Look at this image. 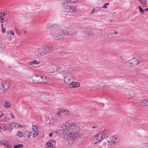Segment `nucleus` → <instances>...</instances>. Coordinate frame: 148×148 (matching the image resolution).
<instances>
[{"mask_svg":"<svg viewBox=\"0 0 148 148\" xmlns=\"http://www.w3.org/2000/svg\"><path fill=\"white\" fill-rule=\"evenodd\" d=\"M74 80H73L72 81L69 82L67 84L68 85V87L69 88H77L80 86V83L77 82H74Z\"/></svg>","mask_w":148,"mask_h":148,"instance_id":"nucleus-12","label":"nucleus"},{"mask_svg":"<svg viewBox=\"0 0 148 148\" xmlns=\"http://www.w3.org/2000/svg\"><path fill=\"white\" fill-rule=\"evenodd\" d=\"M108 142L109 143V145H112V144H110V143H111V142H112V141L111 140V139H110V138H108Z\"/></svg>","mask_w":148,"mask_h":148,"instance_id":"nucleus-49","label":"nucleus"},{"mask_svg":"<svg viewBox=\"0 0 148 148\" xmlns=\"http://www.w3.org/2000/svg\"><path fill=\"white\" fill-rule=\"evenodd\" d=\"M5 130V128L3 126H1L0 127V133L2 131H4Z\"/></svg>","mask_w":148,"mask_h":148,"instance_id":"nucleus-41","label":"nucleus"},{"mask_svg":"<svg viewBox=\"0 0 148 148\" xmlns=\"http://www.w3.org/2000/svg\"><path fill=\"white\" fill-rule=\"evenodd\" d=\"M1 31L3 33H4L5 32V28H1Z\"/></svg>","mask_w":148,"mask_h":148,"instance_id":"nucleus-52","label":"nucleus"},{"mask_svg":"<svg viewBox=\"0 0 148 148\" xmlns=\"http://www.w3.org/2000/svg\"><path fill=\"white\" fill-rule=\"evenodd\" d=\"M64 2L65 3H70V0H64Z\"/></svg>","mask_w":148,"mask_h":148,"instance_id":"nucleus-51","label":"nucleus"},{"mask_svg":"<svg viewBox=\"0 0 148 148\" xmlns=\"http://www.w3.org/2000/svg\"><path fill=\"white\" fill-rule=\"evenodd\" d=\"M138 1L140 2V4L143 7H146L147 4L146 0H138Z\"/></svg>","mask_w":148,"mask_h":148,"instance_id":"nucleus-22","label":"nucleus"},{"mask_svg":"<svg viewBox=\"0 0 148 148\" xmlns=\"http://www.w3.org/2000/svg\"><path fill=\"white\" fill-rule=\"evenodd\" d=\"M114 32H111L107 34V38L108 39H111L113 36Z\"/></svg>","mask_w":148,"mask_h":148,"instance_id":"nucleus-30","label":"nucleus"},{"mask_svg":"<svg viewBox=\"0 0 148 148\" xmlns=\"http://www.w3.org/2000/svg\"><path fill=\"white\" fill-rule=\"evenodd\" d=\"M141 104L144 106H148V99L141 100L140 101Z\"/></svg>","mask_w":148,"mask_h":148,"instance_id":"nucleus-19","label":"nucleus"},{"mask_svg":"<svg viewBox=\"0 0 148 148\" xmlns=\"http://www.w3.org/2000/svg\"><path fill=\"white\" fill-rule=\"evenodd\" d=\"M136 93L133 92L131 91L129 92V95L132 97H134L136 95Z\"/></svg>","mask_w":148,"mask_h":148,"instance_id":"nucleus-38","label":"nucleus"},{"mask_svg":"<svg viewBox=\"0 0 148 148\" xmlns=\"http://www.w3.org/2000/svg\"><path fill=\"white\" fill-rule=\"evenodd\" d=\"M63 75L64 82L66 84L75 80L74 74L71 71H64L63 73Z\"/></svg>","mask_w":148,"mask_h":148,"instance_id":"nucleus-3","label":"nucleus"},{"mask_svg":"<svg viewBox=\"0 0 148 148\" xmlns=\"http://www.w3.org/2000/svg\"><path fill=\"white\" fill-rule=\"evenodd\" d=\"M71 134H69L67 138L64 139V144L66 146H71L74 143L75 136H73Z\"/></svg>","mask_w":148,"mask_h":148,"instance_id":"nucleus-6","label":"nucleus"},{"mask_svg":"<svg viewBox=\"0 0 148 148\" xmlns=\"http://www.w3.org/2000/svg\"><path fill=\"white\" fill-rule=\"evenodd\" d=\"M67 66L63 64H62L60 66L51 65L49 66L48 68L47 72L49 73H56L60 69L64 70L67 68Z\"/></svg>","mask_w":148,"mask_h":148,"instance_id":"nucleus-4","label":"nucleus"},{"mask_svg":"<svg viewBox=\"0 0 148 148\" xmlns=\"http://www.w3.org/2000/svg\"><path fill=\"white\" fill-rule=\"evenodd\" d=\"M44 94V93L43 92H38L36 94V97L42 100Z\"/></svg>","mask_w":148,"mask_h":148,"instance_id":"nucleus-27","label":"nucleus"},{"mask_svg":"<svg viewBox=\"0 0 148 148\" xmlns=\"http://www.w3.org/2000/svg\"><path fill=\"white\" fill-rule=\"evenodd\" d=\"M63 112V113H64V114L66 115H68L70 114V112L67 110H62Z\"/></svg>","mask_w":148,"mask_h":148,"instance_id":"nucleus-36","label":"nucleus"},{"mask_svg":"<svg viewBox=\"0 0 148 148\" xmlns=\"http://www.w3.org/2000/svg\"><path fill=\"white\" fill-rule=\"evenodd\" d=\"M85 33L87 35H93L94 34L95 32L93 30H87L85 31Z\"/></svg>","mask_w":148,"mask_h":148,"instance_id":"nucleus-26","label":"nucleus"},{"mask_svg":"<svg viewBox=\"0 0 148 148\" xmlns=\"http://www.w3.org/2000/svg\"><path fill=\"white\" fill-rule=\"evenodd\" d=\"M92 128L93 129H96L97 128H98V126H94L92 127Z\"/></svg>","mask_w":148,"mask_h":148,"instance_id":"nucleus-62","label":"nucleus"},{"mask_svg":"<svg viewBox=\"0 0 148 148\" xmlns=\"http://www.w3.org/2000/svg\"><path fill=\"white\" fill-rule=\"evenodd\" d=\"M50 96L46 93H44L42 100L45 101H49L51 100Z\"/></svg>","mask_w":148,"mask_h":148,"instance_id":"nucleus-14","label":"nucleus"},{"mask_svg":"<svg viewBox=\"0 0 148 148\" xmlns=\"http://www.w3.org/2000/svg\"><path fill=\"white\" fill-rule=\"evenodd\" d=\"M32 132H33L26 130L24 132V134L25 136H27V138L29 139L31 136H32Z\"/></svg>","mask_w":148,"mask_h":148,"instance_id":"nucleus-20","label":"nucleus"},{"mask_svg":"<svg viewBox=\"0 0 148 148\" xmlns=\"http://www.w3.org/2000/svg\"><path fill=\"white\" fill-rule=\"evenodd\" d=\"M52 133H50L49 134V136L50 137H51L52 136Z\"/></svg>","mask_w":148,"mask_h":148,"instance_id":"nucleus-64","label":"nucleus"},{"mask_svg":"<svg viewBox=\"0 0 148 148\" xmlns=\"http://www.w3.org/2000/svg\"><path fill=\"white\" fill-rule=\"evenodd\" d=\"M9 127L11 129H13L14 128L13 125H12V123L9 125Z\"/></svg>","mask_w":148,"mask_h":148,"instance_id":"nucleus-53","label":"nucleus"},{"mask_svg":"<svg viewBox=\"0 0 148 148\" xmlns=\"http://www.w3.org/2000/svg\"><path fill=\"white\" fill-rule=\"evenodd\" d=\"M110 139L112 141L113 143H114L115 140H116L117 137L114 136H111L110 137Z\"/></svg>","mask_w":148,"mask_h":148,"instance_id":"nucleus-34","label":"nucleus"},{"mask_svg":"<svg viewBox=\"0 0 148 148\" xmlns=\"http://www.w3.org/2000/svg\"><path fill=\"white\" fill-rule=\"evenodd\" d=\"M107 132V131L106 130H104L99 132L98 133V135L102 136V138L103 139L105 138V135Z\"/></svg>","mask_w":148,"mask_h":148,"instance_id":"nucleus-21","label":"nucleus"},{"mask_svg":"<svg viewBox=\"0 0 148 148\" xmlns=\"http://www.w3.org/2000/svg\"><path fill=\"white\" fill-rule=\"evenodd\" d=\"M144 147L145 148H148V143L144 144Z\"/></svg>","mask_w":148,"mask_h":148,"instance_id":"nucleus-55","label":"nucleus"},{"mask_svg":"<svg viewBox=\"0 0 148 148\" xmlns=\"http://www.w3.org/2000/svg\"><path fill=\"white\" fill-rule=\"evenodd\" d=\"M58 25L57 24H51L49 23H47L46 24V28L48 29H50L51 27L53 28V29L55 28Z\"/></svg>","mask_w":148,"mask_h":148,"instance_id":"nucleus-17","label":"nucleus"},{"mask_svg":"<svg viewBox=\"0 0 148 148\" xmlns=\"http://www.w3.org/2000/svg\"><path fill=\"white\" fill-rule=\"evenodd\" d=\"M10 34L12 35H14V32H13L12 31H11Z\"/></svg>","mask_w":148,"mask_h":148,"instance_id":"nucleus-61","label":"nucleus"},{"mask_svg":"<svg viewBox=\"0 0 148 148\" xmlns=\"http://www.w3.org/2000/svg\"><path fill=\"white\" fill-rule=\"evenodd\" d=\"M5 15V13L4 12H1L0 13V23H3L4 21L3 17Z\"/></svg>","mask_w":148,"mask_h":148,"instance_id":"nucleus-24","label":"nucleus"},{"mask_svg":"<svg viewBox=\"0 0 148 148\" xmlns=\"http://www.w3.org/2000/svg\"><path fill=\"white\" fill-rule=\"evenodd\" d=\"M98 86L102 88L104 86V84L102 82H100L98 84Z\"/></svg>","mask_w":148,"mask_h":148,"instance_id":"nucleus-43","label":"nucleus"},{"mask_svg":"<svg viewBox=\"0 0 148 148\" xmlns=\"http://www.w3.org/2000/svg\"><path fill=\"white\" fill-rule=\"evenodd\" d=\"M40 63L39 62L37 61V60H35L34 61H31L28 62V64L29 65H32L33 64H39Z\"/></svg>","mask_w":148,"mask_h":148,"instance_id":"nucleus-28","label":"nucleus"},{"mask_svg":"<svg viewBox=\"0 0 148 148\" xmlns=\"http://www.w3.org/2000/svg\"><path fill=\"white\" fill-rule=\"evenodd\" d=\"M109 3H106L103 6L102 8L103 9H105L107 8V5H109Z\"/></svg>","mask_w":148,"mask_h":148,"instance_id":"nucleus-46","label":"nucleus"},{"mask_svg":"<svg viewBox=\"0 0 148 148\" xmlns=\"http://www.w3.org/2000/svg\"><path fill=\"white\" fill-rule=\"evenodd\" d=\"M11 31H8L6 32L7 35H9V34H10Z\"/></svg>","mask_w":148,"mask_h":148,"instance_id":"nucleus-58","label":"nucleus"},{"mask_svg":"<svg viewBox=\"0 0 148 148\" xmlns=\"http://www.w3.org/2000/svg\"><path fill=\"white\" fill-rule=\"evenodd\" d=\"M42 83L47 84L49 80L47 77L45 76H42Z\"/></svg>","mask_w":148,"mask_h":148,"instance_id":"nucleus-25","label":"nucleus"},{"mask_svg":"<svg viewBox=\"0 0 148 148\" xmlns=\"http://www.w3.org/2000/svg\"><path fill=\"white\" fill-rule=\"evenodd\" d=\"M60 126L62 128L67 129L66 130L69 132V134H72L73 136L74 135L75 133L78 132L80 130L79 126L70 120L61 124Z\"/></svg>","mask_w":148,"mask_h":148,"instance_id":"nucleus-1","label":"nucleus"},{"mask_svg":"<svg viewBox=\"0 0 148 148\" xmlns=\"http://www.w3.org/2000/svg\"><path fill=\"white\" fill-rule=\"evenodd\" d=\"M102 136L98 135V133L92 137V142L93 144H96L101 141L103 138Z\"/></svg>","mask_w":148,"mask_h":148,"instance_id":"nucleus-11","label":"nucleus"},{"mask_svg":"<svg viewBox=\"0 0 148 148\" xmlns=\"http://www.w3.org/2000/svg\"><path fill=\"white\" fill-rule=\"evenodd\" d=\"M83 134L81 133H78L76 132V133H75L74 135L73 136H75L74 139L75 140L78 137H80L82 136Z\"/></svg>","mask_w":148,"mask_h":148,"instance_id":"nucleus-31","label":"nucleus"},{"mask_svg":"<svg viewBox=\"0 0 148 148\" xmlns=\"http://www.w3.org/2000/svg\"><path fill=\"white\" fill-rule=\"evenodd\" d=\"M70 3H75V0H70Z\"/></svg>","mask_w":148,"mask_h":148,"instance_id":"nucleus-59","label":"nucleus"},{"mask_svg":"<svg viewBox=\"0 0 148 148\" xmlns=\"http://www.w3.org/2000/svg\"><path fill=\"white\" fill-rule=\"evenodd\" d=\"M11 105V103L10 102L6 101L5 103L3 104L4 108L6 109L9 108Z\"/></svg>","mask_w":148,"mask_h":148,"instance_id":"nucleus-29","label":"nucleus"},{"mask_svg":"<svg viewBox=\"0 0 148 148\" xmlns=\"http://www.w3.org/2000/svg\"><path fill=\"white\" fill-rule=\"evenodd\" d=\"M17 135L19 138L22 137L23 136L22 133L21 132L19 131L17 133Z\"/></svg>","mask_w":148,"mask_h":148,"instance_id":"nucleus-40","label":"nucleus"},{"mask_svg":"<svg viewBox=\"0 0 148 148\" xmlns=\"http://www.w3.org/2000/svg\"><path fill=\"white\" fill-rule=\"evenodd\" d=\"M143 61L142 59H138L136 58H133L128 61L129 66L130 67H133L138 65Z\"/></svg>","mask_w":148,"mask_h":148,"instance_id":"nucleus-7","label":"nucleus"},{"mask_svg":"<svg viewBox=\"0 0 148 148\" xmlns=\"http://www.w3.org/2000/svg\"><path fill=\"white\" fill-rule=\"evenodd\" d=\"M4 84L5 87V90L7 91L10 87V83L8 81H5L4 82Z\"/></svg>","mask_w":148,"mask_h":148,"instance_id":"nucleus-23","label":"nucleus"},{"mask_svg":"<svg viewBox=\"0 0 148 148\" xmlns=\"http://www.w3.org/2000/svg\"><path fill=\"white\" fill-rule=\"evenodd\" d=\"M66 130H67L66 129L65 130L59 129L56 131L55 133L58 136L63 137L65 136V135H67V134H69V132Z\"/></svg>","mask_w":148,"mask_h":148,"instance_id":"nucleus-10","label":"nucleus"},{"mask_svg":"<svg viewBox=\"0 0 148 148\" xmlns=\"http://www.w3.org/2000/svg\"><path fill=\"white\" fill-rule=\"evenodd\" d=\"M47 84L51 86H54L55 84V83L54 81L52 80H49Z\"/></svg>","mask_w":148,"mask_h":148,"instance_id":"nucleus-32","label":"nucleus"},{"mask_svg":"<svg viewBox=\"0 0 148 148\" xmlns=\"http://www.w3.org/2000/svg\"><path fill=\"white\" fill-rule=\"evenodd\" d=\"M7 143V142L6 141H0V144L4 145H5V143Z\"/></svg>","mask_w":148,"mask_h":148,"instance_id":"nucleus-47","label":"nucleus"},{"mask_svg":"<svg viewBox=\"0 0 148 148\" xmlns=\"http://www.w3.org/2000/svg\"><path fill=\"white\" fill-rule=\"evenodd\" d=\"M136 75L138 77H142L143 76V75L140 72L137 71L136 73Z\"/></svg>","mask_w":148,"mask_h":148,"instance_id":"nucleus-37","label":"nucleus"},{"mask_svg":"<svg viewBox=\"0 0 148 148\" xmlns=\"http://www.w3.org/2000/svg\"><path fill=\"white\" fill-rule=\"evenodd\" d=\"M1 88H3V90H5V89H4V88L5 89V87L4 84H2L0 85Z\"/></svg>","mask_w":148,"mask_h":148,"instance_id":"nucleus-50","label":"nucleus"},{"mask_svg":"<svg viewBox=\"0 0 148 148\" xmlns=\"http://www.w3.org/2000/svg\"><path fill=\"white\" fill-rule=\"evenodd\" d=\"M10 145L7 142V143H6L5 145V146H6V147H7L8 148L9 146H10Z\"/></svg>","mask_w":148,"mask_h":148,"instance_id":"nucleus-60","label":"nucleus"},{"mask_svg":"<svg viewBox=\"0 0 148 148\" xmlns=\"http://www.w3.org/2000/svg\"><path fill=\"white\" fill-rule=\"evenodd\" d=\"M47 146L48 147L51 146V147H53V144L50 142H49L47 143Z\"/></svg>","mask_w":148,"mask_h":148,"instance_id":"nucleus-44","label":"nucleus"},{"mask_svg":"<svg viewBox=\"0 0 148 148\" xmlns=\"http://www.w3.org/2000/svg\"><path fill=\"white\" fill-rule=\"evenodd\" d=\"M64 33L63 26L60 27L58 25L51 31L50 34L53 39L58 40L62 39L65 37Z\"/></svg>","mask_w":148,"mask_h":148,"instance_id":"nucleus-2","label":"nucleus"},{"mask_svg":"<svg viewBox=\"0 0 148 148\" xmlns=\"http://www.w3.org/2000/svg\"><path fill=\"white\" fill-rule=\"evenodd\" d=\"M32 80L34 83L42 84V76L38 74H34L32 77Z\"/></svg>","mask_w":148,"mask_h":148,"instance_id":"nucleus-8","label":"nucleus"},{"mask_svg":"<svg viewBox=\"0 0 148 148\" xmlns=\"http://www.w3.org/2000/svg\"><path fill=\"white\" fill-rule=\"evenodd\" d=\"M34 53L35 55L38 57L42 56V51L41 47L36 48Z\"/></svg>","mask_w":148,"mask_h":148,"instance_id":"nucleus-13","label":"nucleus"},{"mask_svg":"<svg viewBox=\"0 0 148 148\" xmlns=\"http://www.w3.org/2000/svg\"><path fill=\"white\" fill-rule=\"evenodd\" d=\"M95 10V9H94L91 12H90V14H91V15H92L94 12V11Z\"/></svg>","mask_w":148,"mask_h":148,"instance_id":"nucleus-57","label":"nucleus"},{"mask_svg":"<svg viewBox=\"0 0 148 148\" xmlns=\"http://www.w3.org/2000/svg\"><path fill=\"white\" fill-rule=\"evenodd\" d=\"M23 145L22 144H20L15 145L14 146V148H23Z\"/></svg>","mask_w":148,"mask_h":148,"instance_id":"nucleus-39","label":"nucleus"},{"mask_svg":"<svg viewBox=\"0 0 148 148\" xmlns=\"http://www.w3.org/2000/svg\"><path fill=\"white\" fill-rule=\"evenodd\" d=\"M69 6H64L62 7L61 11L63 12H69Z\"/></svg>","mask_w":148,"mask_h":148,"instance_id":"nucleus-18","label":"nucleus"},{"mask_svg":"<svg viewBox=\"0 0 148 148\" xmlns=\"http://www.w3.org/2000/svg\"><path fill=\"white\" fill-rule=\"evenodd\" d=\"M3 50V48L2 46L1 43H0V54L1 52V51Z\"/></svg>","mask_w":148,"mask_h":148,"instance_id":"nucleus-48","label":"nucleus"},{"mask_svg":"<svg viewBox=\"0 0 148 148\" xmlns=\"http://www.w3.org/2000/svg\"><path fill=\"white\" fill-rule=\"evenodd\" d=\"M14 29L16 31V33L18 35H19V31L18 30V28L16 27H15L14 28Z\"/></svg>","mask_w":148,"mask_h":148,"instance_id":"nucleus-45","label":"nucleus"},{"mask_svg":"<svg viewBox=\"0 0 148 148\" xmlns=\"http://www.w3.org/2000/svg\"><path fill=\"white\" fill-rule=\"evenodd\" d=\"M104 86H105L107 88H109L110 87L109 85L108 84H106L105 85H104Z\"/></svg>","mask_w":148,"mask_h":148,"instance_id":"nucleus-56","label":"nucleus"},{"mask_svg":"<svg viewBox=\"0 0 148 148\" xmlns=\"http://www.w3.org/2000/svg\"><path fill=\"white\" fill-rule=\"evenodd\" d=\"M138 8L139 9L140 12H141L142 14H143L144 13V10H143V9L141 8V6H139Z\"/></svg>","mask_w":148,"mask_h":148,"instance_id":"nucleus-42","label":"nucleus"},{"mask_svg":"<svg viewBox=\"0 0 148 148\" xmlns=\"http://www.w3.org/2000/svg\"><path fill=\"white\" fill-rule=\"evenodd\" d=\"M62 113L63 112L62 110H59L57 114V116H58V117H59Z\"/></svg>","mask_w":148,"mask_h":148,"instance_id":"nucleus-35","label":"nucleus"},{"mask_svg":"<svg viewBox=\"0 0 148 148\" xmlns=\"http://www.w3.org/2000/svg\"><path fill=\"white\" fill-rule=\"evenodd\" d=\"M65 36L67 35H76L77 34V30L75 29L63 26Z\"/></svg>","mask_w":148,"mask_h":148,"instance_id":"nucleus-5","label":"nucleus"},{"mask_svg":"<svg viewBox=\"0 0 148 148\" xmlns=\"http://www.w3.org/2000/svg\"><path fill=\"white\" fill-rule=\"evenodd\" d=\"M11 117L12 118H13L14 119L15 118L14 116L13 115V114H12V113H11Z\"/></svg>","mask_w":148,"mask_h":148,"instance_id":"nucleus-63","label":"nucleus"},{"mask_svg":"<svg viewBox=\"0 0 148 148\" xmlns=\"http://www.w3.org/2000/svg\"><path fill=\"white\" fill-rule=\"evenodd\" d=\"M8 38V39L9 41H11L12 40V37L10 35H8L7 36Z\"/></svg>","mask_w":148,"mask_h":148,"instance_id":"nucleus-54","label":"nucleus"},{"mask_svg":"<svg viewBox=\"0 0 148 148\" xmlns=\"http://www.w3.org/2000/svg\"><path fill=\"white\" fill-rule=\"evenodd\" d=\"M69 12L70 13H77V7L75 6H69Z\"/></svg>","mask_w":148,"mask_h":148,"instance_id":"nucleus-16","label":"nucleus"},{"mask_svg":"<svg viewBox=\"0 0 148 148\" xmlns=\"http://www.w3.org/2000/svg\"><path fill=\"white\" fill-rule=\"evenodd\" d=\"M12 125H13L14 128L17 129L19 128L21 125L17 123H12Z\"/></svg>","mask_w":148,"mask_h":148,"instance_id":"nucleus-33","label":"nucleus"},{"mask_svg":"<svg viewBox=\"0 0 148 148\" xmlns=\"http://www.w3.org/2000/svg\"><path fill=\"white\" fill-rule=\"evenodd\" d=\"M32 129L33 132L34 133L33 134V137H35L38 134V133L37 132L38 130L37 127L36 125H33Z\"/></svg>","mask_w":148,"mask_h":148,"instance_id":"nucleus-15","label":"nucleus"},{"mask_svg":"<svg viewBox=\"0 0 148 148\" xmlns=\"http://www.w3.org/2000/svg\"><path fill=\"white\" fill-rule=\"evenodd\" d=\"M41 47L42 51V56L51 52L50 47L48 45H44L41 46Z\"/></svg>","mask_w":148,"mask_h":148,"instance_id":"nucleus-9","label":"nucleus"}]
</instances>
